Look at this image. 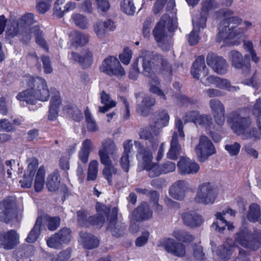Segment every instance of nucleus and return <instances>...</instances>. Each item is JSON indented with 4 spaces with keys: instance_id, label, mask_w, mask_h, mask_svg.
Listing matches in <instances>:
<instances>
[{
    "instance_id": "28",
    "label": "nucleus",
    "mask_w": 261,
    "mask_h": 261,
    "mask_svg": "<svg viewBox=\"0 0 261 261\" xmlns=\"http://www.w3.org/2000/svg\"><path fill=\"white\" fill-rule=\"evenodd\" d=\"M135 145L137 149V159L139 162H141L143 168L152 162L153 159L152 153L150 150L145 147L140 142L135 141Z\"/></svg>"
},
{
    "instance_id": "61",
    "label": "nucleus",
    "mask_w": 261,
    "mask_h": 261,
    "mask_svg": "<svg viewBox=\"0 0 261 261\" xmlns=\"http://www.w3.org/2000/svg\"><path fill=\"white\" fill-rule=\"evenodd\" d=\"M162 174H167L173 172L176 169V165L171 161H167L161 165Z\"/></svg>"
},
{
    "instance_id": "5",
    "label": "nucleus",
    "mask_w": 261,
    "mask_h": 261,
    "mask_svg": "<svg viewBox=\"0 0 261 261\" xmlns=\"http://www.w3.org/2000/svg\"><path fill=\"white\" fill-rule=\"evenodd\" d=\"M97 215L87 218V213L84 210H80L77 212V222L81 226H88L90 224L101 227L108 218L110 212V208L104 204L97 203L96 206Z\"/></svg>"
},
{
    "instance_id": "2",
    "label": "nucleus",
    "mask_w": 261,
    "mask_h": 261,
    "mask_svg": "<svg viewBox=\"0 0 261 261\" xmlns=\"http://www.w3.org/2000/svg\"><path fill=\"white\" fill-rule=\"evenodd\" d=\"M227 121L231 124L233 132L241 136L243 140L256 141L260 139L256 128L250 127L251 120L249 117H243L238 111H234L229 115Z\"/></svg>"
},
{
    "instance_id": "39",
    "label": "nucleus",
    "mask_w": 261,
    "mask_h": 261,
    "mask_svg": "<svg viewBox=\"0 0 261 261\" xmlns=\"http://www.w3.org/2000/svg\"><path fill=\"white\" fill-rule=\"evenodd\" d=\"M101 103L104 104L103 107H99V112L100 113H105L108 111V110L115 107L116 105V102L111 99L109 94H107L104 91L101 93Z\"/></svg>"
},
{
    "instance_id": "33",
    "label": "nucleus",
    "mask_w": 261,
    "mask_h": 261,
    "mask_svg": "<svg viewBox=\"0 0 261 261\" xmlns=\"http://www.w3.org/2000/svg\"><path fill=\"white\" fill-rule=\"evenodd\" d=\"M140 138L148 140L151 144L152 149H156L160 142L159 135H155L151 128L143 129L140 133Z\"/></svg>"
},
{
    "instance_id": "10",
    "label": "nucleus",
    "mask_w": 261,
    "mask_h": 261,
    "mask_svg": "<svg viewBox=\"0 0 261 261\" xmlns=\"http://www.w3.org/2000/svg\"><path fill=\"white\" fill-rule=\"evenodd\" d=\"M175 126L177 131H174L170 141V147L168 152L167 153V158L176 160L181 152V147L179 143L178 136L181 141L185 140V135L183 130V123L182 120L176 118L175 121Z\"/></svg>"
},
{
    "instance_id": "16",
    "label": "nucleus",
    "mask_w": 261,
    "mask_h": 261,
    "mask_svg": "<svg viewBox=\"0 0 261 261\" xmlns=\"http://www.w3.org/2000/svg\"><path fill=\"white\" fill-rule=\"evenodd\" d=\"M15 200L8 196L0 201V222L9 223L16 217Z\"/></svg>"
},
{
    "instance_id": "3",
    "label": "nucleus",
    "mask_w": 261,
    "mask_h": 261,
    "mask_svg": "<svg viewBox=\"0 0 261 261\" xmlns=\"http://www.w3.org/2000/svg\"><path fill=\"white\" fill-rule=\"evenodd\" d=\"M242 22V19L237 16L229 17L223 19L219 24V33L217 36V41H222L227 43V40L234 38H239L245 32V29L238 28Z\"/></svg>"
},
{
    "instance_id": "55",
    "label": "nucleus",
    "mask_w": 261,
    "mask_h": 261,
    "mask_svg": "<svg viewBox=\"0 0 261 261\" xmlns=\"http://www.w3.org/2000/svg\"><path fill=\"white\" fill-rule=\"evenodd\" d=\"M241 147V144L239 143L235 142L232 144L225 145L224 148L230 156H233L239 153Z\"/></svg>"
},
{
    "instance_id": "19",
    "label": "nucleus",
    "mask_w": 261,
    "mask_h": 261,
    "mask_svg": "<svg viewBox=\"0 0 261 261\" xmlns=\"http://www.w3.org/2000/svg\"><path fill=\"white\" fill-rule=\"evenodd\" d=\"M206 63L218 74L223 75L227 73L228 65L223 58L209 53L206 57Z\"/></svg>"
},
{
    "instance_id": "27",
    "label": "nucleus",
    "mask_w": 261,
    "mask_h": 261,
    "mask_svg": "<svg viewBox=\"0 0 261 261\" xmlns=\"http://www.w3.org/2000/svg\"><path fill=\"white\" fill-rule=\"evenodd\" d=\"M152 212L147 202H144L138 206L131 216V220L136 221L146 220L152 218Z\"/></svg>"
},
{
    "instance_id": "22",
    "label": "nucleus",
    "mask_w": 261,
    "mask_h": 261,
    "mask_svg": "<svg viewBox=\"0 0 261 261\" xmlns=\"http://www.w3.org/2000/svg\"><path fill=\"white\" fill-rule=\"evenodd\" d=\"M93 28L97 38L102 39L108 32L114 31L116 28V25L114 22L110 19L104 21L98 19L94 22Z\"/></svg>"
},
{
    "instance_id": "23",
    "label": "nucleus",
    "mask_w": 261,
    "mask_h": 261,
    "mask_svg": "<svg viewBox=\"0 0 261 261\" xmlns=\"http://www.w3.org/2000/svg\"><path fill=\"white\" fill-rule=\"evenodd\" d=\"M117 214V207H113L108 226V229L111 231L112 235L115 237L122 236L124 234L126 228L125 223L118 221Z\"/></svg>"
},
{
    "instance_id": "26",
    "label": "nucleus",
    "mask_w": 261,
    "mask_h": 261,
    "mask_svg": "<svg viewBox=\"0 0 261 261\" xmlns=\"http://www.w3.org/2000/svg\"><path fill=\"white\" fill-rule=\"evenodd\" d=\"M169 121L168 113L165 110L160 111L156 114L154 123L151 124L150 127L155 135H159L162 128L168 125Z\"/></svg>"
},
{
    "instance_id": "51",
    "label": "nucleus",
    "mask_w": 261,
    "mask_h": 261,
    "mask_svg": "<svg viewBox=\"0 0 261 261\" xmlns=\"http://www.w3.org/2000/svg\"><path fill=\"white\" fill-rule=\"evenodd\" d=\"M102 149L100 150H105V152H107L110 154H113L116 151V146L115 143L110 139L105 140L102 142Z\"/></svg>"
},
{
    "instance_id": "18",
    "label": "nucleus",
    "mask_w": 261,
    "mask_h": 261,
    "mask_svg": "<svg viewBox=\"0 0 261 261\" xmlns=\"http://www.w3.org/2000/svg\"><path fill=\"white\" fill-rule=\"evenodd\" d=\"M19 243V235L14 229L0 232V248L11 250Z\"/></svg>"
},
{
    "instance_id": "60",
    "label": "nucleus",
    "mask_w": 261,
    "mask_h": 261,
    "mask_svg": "<svg viewBox=\"0 0 261 261\" xmlns=\"http://www.w3.org/2000/svg\"><path fill=\"white\" fill-rule=\"evenodd\" d=\"M149 237V232L144 231L142 232L140 236L138 237L135 241V245L137 247H141L144 246L148 242Z\"/></svg>"
},
{
    "instance_id": "36",
    "label": "nucleus",
    "mask_w": 261,
    "mask_h": 261,
    "mask_svg": "<svg viewBox=\"0 0 261 261\" xmlns=\"http://www.w3.org/2000/svg\"><path fill=\"white\" fill-rule=\"evenodd\" d=\"M261 212L260 206L255 203L251 204L249 207V211L247 214V219L251 222H260Z\"/></svg>"
},
{
    "instance_id": "62",
    "label": "nucleus",
    "mask_w": 261,
    "mask_h": 261,
    "mask_svg": "<svg viewBox=\"0 0 261 261\" xmlns=\"http://www.w3.org/2000/svg\"><path fill=\"white\" fill-rule=\"evenodd\" d=\"M71 250L67 248L62 251L57 257H53L52 261H67L71 256Z\"/></svg>"
},
{
    "instance_id": "41",
    "label": "nucleus",
    "mask_w": 261,
    "mask_h": 261,
    "mask_svg": "<svg viewBox=\"0 0 261 261\" xmlns=\"http://www.w3.org/2000/svg\"><path fill=\"white\" fill-rule=\"evenodd\" d=\"M72 19L75 24L81 29L86 30L90 27L89 20L84 15L77 13L73 14L72 16Z\"/></svg>"
},
{
    "instance_id": "29",
    "label": "nucleus",
    "mask_w": 261,
    "mask_h": 261,
    "mask_svg": "<svg viewBox=\"0 0 261 261\" xmlns=\"http://www.w3.org/2000/svg\"><path fill=\"white\" fill-rule=\"evenodd\" d=\"M187 186L186 181L178 180L170 188L169 194L172 198L181 200L185 197V192Z\"/></svg>"
},
{
    "instance_id": "15",
    "label": "nucleus",
    "mask_w": 261,
    "mask_h": 261,
    "mask_svg": "<svg viewBox=\"0 0 261 261\" xmlns=\"http://www.w3.org/2000/svg\"><path fill=\"white\" fill-rule=\"evenodd\" d=\"M71 233V231L68 228H61L47 240V246L52 248L61 249L64 245H67L70 242Z\"/></svg>"
},
{
    "instance_id": "21",
    "label": "nucleus",
    "mask_w": 261,
    "mask_h": 261,
    "mask_svg": "<svg viewBox=\"0 0 261 261\" xmlns=\"http://www.w3.org/2000/svg\"><path fill=\"white\" fill-rule=\"evenodd\" d=\"M178 173L181 175L195 174L200 170L199 165L188 157H181L177 162Z\"/></svg>"
},
{
    "instance_id": "31",
    "label": "nucleus",
    "mask_w": 261,
    "mask_h": 261,
    "mask_svg": "<svg viewBox=\"0 0 261 261\" xmlns=\"http://www.w3.org/2000/svg\"><path fill=\"white\" fill-rule=\"evenodd\" d=\"M80 236L84 248L92 249L98 246L99 241L94 236L85 232H81Z\"/></svg>"
},
{
    "instance_id": "34",
    "label": "nucleus",
    "mask_w": 261,
    "mask_h": 261,
    "mask_svg": "<svg viewBox=\"0 0 261 261\" xmlns=\"http://www.w3.org/2000/svg\"><path fill=\"white\" fill-rule=\"evenodd\" d=\"M155 103V99L151 97H144L140 105H138L136 108L137 112L140 115L146 116L149 115L150 108Z\"/></svg>"
},
{
    "instance_id": "9",
    "label": "nucleus",
    "mask_w": 261,
    "mask_h": 261,
    "mask_svg": "<svg viewBox=\"0 0 261 261\" xmlns=\"http://www.w3.org/2000/svg\"><path fill=\"white\" fill-rule=\"evenodd\" d=\"M209 107L214 118V121H213L211 117L207 115V117L210 119L208 124L210 129L219 130L225 123V107L220 100L215 98L211 99L210 100Z\"/></svg>"
},
{
    "instance_id": "46",
    "label": "nucleus",
    "mask_w": 261,
    "mask_h": 261,
    "mask_svg": "<svg viewBox=\"0 0 261 261\" xmlns=\"http://www.w3.org/2000/svg\"><path fill=\"white\" fill-rule=\"evenodd\" d=\"M143 168L148 172V175L151 178L158 176L162 174L161 165L154 163L151 162Z\"/></svg>"
},
{
    "instance_id": "4",
    "label": "nucleus",
    "mask_w": 261,
    "mask_h": 261,
    "mask_svg": "<svg viewBox=\"0 0 261 261\" xmlns=\"http://www.w3.org/2000/svg\"><path fill=\"white\" fill-rule=\"evenodd\" d=\"M167 27L169 31H173L177 27L175 20L171 19L168 15L164 14L153 30V35L158 45L163 50H168L170 44L167 41V35L165 29Z\"/></svg>"
},
{
    "instance_id": "43",
    "label": "nucleus",
    "mask_w": 261,
    "mask_h": 261,
    "mask_svg": "<svg viewBox=\"0 0 261 261\" xmlns=\"http://www.w3.org/2000/svg\"><path fill=\"white\" fill-rule=\"evenodd\" d=\"M215 86L220 89L227 90L230 92H234L239 90V88L238 87L231 86L230 81L228 80L222 79L219 77H217Z\"/></svg>"
},
{
    "instance_id": "13",
    "label": "nucleus",
    "mask_w": 261,
    "mask_h": 261,
    "mask_svg": "<svg viewBox=\"0 0 261 261\" xmlns=\"http://www.w3.org/2000/svg\"><path fill=\"white\" fill-rule=\"evenodd\" d=\"M198 161L201 162L205 161L208 157L216 153V148L208 138L202 135L199 139V143L195 148Z\"/></svg>"
},
{
    "instance_id": "40",
    "label": "nucleus",
    "mask_w": 261,
    "mask_h": 261,
    "mask_svg": "<svg viewBox=\"0 0 261 261\" xmlns=\"http://www.w3.org/2000/svg\"><path fill=\"white\" fill-rule=\"evenodd\" d=\"M60 182V175L57 173H53L47 177L46 187L49 191H56L59 189Z\"/></svg>"
},
{
    "instance_id": "49",
    "label": "nucleus",
    "mask_w": 261,
    "mask_h": 261,
    "mask_svg": "<svg viewBox=\"0 0 261 261\" xmlns=\"http://www.w3.org/2000/svg\"><path fill=\"white\" fill-rule=\"evenodd\" d=\"M121 9L126 14L134 15L136 8L133 0H123L121 3Z\"/></svg>"
},
{
    "instance_id": "20",
    "label": "nucleus",
    "mask_w": 261,
    "mask_h": 261,
    "mask_svg": "<svg viewBox=\"0 0 261 261\" xmlns=\"http://www.w3.org/2000/svg\"><path fill=\"white\" fill-rule=\"evenodd\" d=\"M160 246H163L167 252L174 256L181 257L186 254L185 245L176 242L173 239L167 238L161 241Z\"/></svg>"
},
{
    "instance_id": "57",
    "label": "nucleus",
    "mask_w": 261,
    "mask_h": 261,
    "mask_svg": "<svg viewBox=\"0 0 261 261\" xmlns=\"http://www.w3.org/2000/svg\"><path fill=\"white\" fill-rule=\"evenodd\" d=\"M116 173L117 170L112 165L106 166L103 170V174L110 185L112 182V175Z\"/></svg>"
},
{
    "instance_id": "50",
    "label": "nucleus",
    "mask_w": 261,
    "mask_h": 261,
    "mask_svg": "<svg viewBox=\"0 0 261 261\" xmlns=\"http://www.w3.org/2000/svg\"><path fill=\"white\" fill-rule=\"evenodd\" d=\"M51 0H36V8L40 14L45 13L50 7Z\"/></svg>"
},
{
    "instance_id": "7",
    "label": "nucleus",
    "mask_w": 261,
    "mask_h": 261,
    "mask_svg": "<svg viewBox=\"0 0 261 261\" xmlns=\"http://www.w3.org/2000/svg\"><path fill=\"white\" fill-rule=\"evenodd\" d=\"M235 241L245 248L256 250L261 245V231L255 230L252 233L244 228L236 234Z\"/></svg>"
},
{
    "instance_id": "44",
    "label": "nucleus",
    "mask_w": 261,
    "mask_h": 261,
    "mask_svg": "<svg viewBox=\"0 0 261 261\" xmlns=\"http://www.w3.org/2000/svg\"><path fill=\"white\" fill-rule=\"evenodd\" d=\"M85 115L88 130L93 132L97 131L98 130V127L96 122L92 117L88 108L85 110Z\"/></svg>"
},
{
    "instance_id": "8",
    "label": "nucleus",
    "mask_w": 261,
    "mask_h": 261,
    "mask_svg": "<svg viewBox=\"0 0 261 261\" xmlns=\"http://www.w3.org/2000/svg\"><path fill=\"white\" fill-rule=\"evenodd\" d=\"M208 73V70L205 64L204 57L202 55L199 56L191 67V75L194 79L199 80L200 75L202 73L203 76L201 77L200 81L203 85L205 86H209L211 85L215 86L218 77L214 75L207 76Z\"/></svg>"
},
{
    "instance_id": "54",
    "label": "nucleus",
    "mask_w": 261,
    "mask_h": 261,
    "mask_svg": "<svg viewBox=\"0 0 261 261\" xmlns=\"http://www.w3.org/2000/svg\"><path fill=\"white\" fill-rule=\"evenodd\" d=\"M193 261H205L206 257L202 247L199 245L193 247Z\"/></svg>"
},
{
    "instance_id": "30",
    "label": "nucleus",
    "mask_w": 261,
    "mask_h": 261,
    "mask_svg": "<svg viewBox=\"0 0 261 261\" xmlns=\"http://www.w3.org/2000/svg\"><path fill=\"white\" fill-rule=\"evenodd\" d=\"M182 219L185 225L192 228L200 226L202 222L201 217L194 212L183 214Z\"/></svg>"
},
{
    "instance_id": "35",
    "label": "nucleus",
    "mask_w": 261,
    "mask_h": 261,
    "mask_svg": "<svg viewBox=\"0 0 261 261\" xmlns=\"http://www.w3.org/2000/svg\"><path fill=\"white\" fill-rule=\"evenodd\" d=\"M42 224V218L41 217H39L37 218L33 229L31 230L26 239V241L27 242L32 243L35 242L37 240L40 234Z\"/></svg>"
},
{
    "instance_id": "12",
    "label": "nucleus",
    "mask_w": 261,
    "mask_h": 261,
    "mask_svg": "<svg viewBox=\"0 0 261 261\" xmlns=\"http://www.w3.org/2000/svg\"><path fill=\"white\" fill-rule=\"evenodd\" d=\"M201 11H197L192 17L193 25L195 27L205 28L207 16L210 10L217 9L218 4L215 0H202L201 3Z\"/></svg>"
},
{
    "instance_id": "38",
    "label": "nucleus",
    "mask_w": 261,
    "mask_h": 261,
    "mask_svg": "<svg viewBox=\"0 0 261 261\" xmlns=\"http://www.w3.org/2000/svg\"><path fill=\"white\" fill-rule=\"evenodd\" d=\"M45 168L43 166L40 167L37 172L34 182V188L36 192H40L43 189L45 183Z\"/></svg>"
},
{
    "instance_id": "45",
    "label": "nucleus",
    "mask_w": 261,
    "mask_h": 261,
    "mask_svg": "<svg viewBox=\"0 0 261 261\" xmlns=\"http://www.w3.org/2000/svg\"><path fill=\"white\" fill-rule=\"evenodd\" d=\"M232 252L233 248L232 247L223 245L219 247L217 250V254L221 259L227 261L230 258Z\"/></svg>"
},
{
    "instance_id": "11",
    "label": "nucleus",
    "mask_w": 261,
    "mask_h": 261,
    "mask_svg": "<svg viewBox=\"0 0 261 261\" xmlns=\"http://www.w3.org/2000/svg\"><path fill=\"white\" fill-rule=\"evenodd\" d=\"M217 195L214 186L210 182H204L198 186L194 199L198 203L212 204L215 202Z\"/></svg>"
},
{
    "instance_id": "59",
    "label": "nucleus",
    "mask_w": 261,
    "mask_h": 261,
    "mask_svg": "<svg viewBox=\"0 0 261 261\" xmlns=\"http://www.w3.org/2000/svg\"><path fill=\"white\" fill-rule=\"evenodd\" d=\"M202 28H199L197 26L195 27L193 25V30L189 35L188 41L191 45H194L197 44L199 40V36L198 32Z\"/></svg>"
},
{
    "instance_id": "17",
    "label": "nucleus",
    "mask_w": 261,
    "mask_h": 261,
    "mask_svg": "<svg viewBox=\"0 0 261 261\" xmlns=\"http://www.w3.org/2000/svg\"><path fill=\"white\" fill-rule=\"evenodd\" d=\"M229 59L232 66L237 69H242L243 74L247 75L250 71V63L248 55L244 56L237 50H231L229 53Z\"/></svg>"
},
{
    "instance_id": "52",
    "label": "nucleus",
    "mask_w": 261,
    "mask_h": 261,
    "mask_svg": "<svg viewBox=\"0 0 261 261\" xmlns=\"http://www.w3.org/2000/svg\"><path fill=\"white\" fill-rule=\"evenodd\" d=\"M47 227L50 231L56 230L60 226L61 219L59 217H50L46 218Z\"/></svg>"
},
{
    "instance_id": "58",
    "label": "nucleus",
    "mask_w": 261,
    "mask_h": 261,
    "mask_svg": "<svg viewBox=\"0 0 261 261\" xmlns=\"http://www.w3.org/2000/svg\"><path fill=\"white\" fill-rule=\"evenodd\" d=\"M28 164V168L25 173L34 176L36 169L38 166V162L35 158H29L27 160Z\"/></svg>"
},
{
    "instance_id": "25",
    "label": "nucleus",
    "mask_w": 261,
    "mask_h": 261,
    "mask_svg": "<svg viewBox=\"0 0 261 261\" xmlns=\"http://www.w3.org/2000/svg\"><path fill=\"white\" fill-rule=\"evenodd\" d=\"M35 22L34 14L31 13H26L17 20L15 23L16 27H14L13 30L11 28L10 34L12 37L17 36L20 30L29 29Z\"/></svg>"
},
{
    "instance_id": "14",
    "label": "nucleus",
    "mask_w": 261,
    "mask_h": 261,
    "mask_svg": "<svg viewBox=\"0 0 261 261\" xmlns=\"http://www.w3.org/2000/svg\"><path fill=\"white\" fill-rule=\"evenodd\" d=\"M99 70L111 76L122 77L125 74V72L120 62L114 56H110L106 58L99 67Z\"/></svg>"
},
{
    "instance_id": "48",
    "label": "nucleus",
    "mask_w": 261,
    "mask_h": 261,
    "mask_svg": "<svg viewBox=\"0 0 261 261\" xmlns=\"http://www.w3.org/2000/svg\"><path fill=\"white\" fill-rule=\"evenodd\" d=\"M93 62V54L89 50H86L81 56L80 65L84 68L90 67Z\"/></svg>"
},
{
    "instance_id": "24",
    "label": "nucleus",
    "mask_w": 261,
    "mask_h": 261,
    "mask_svg": "<svg viewBox=\"0 0 261 261\" xmlns=\"http://www.w3.org/2000/svg\"><path fill=\"white\" fill-rule=\"evenodd\" d=\"M182 119L185 123L193 122L196 125H199L205 129H210L208 124L210 119L207 117V115H201L198 111H193L188 112L186 113Z\"/></svg>"
},
{
    "instance_id": "6",
    "label": "nucleus",
    "mask_w": 261,
    "mask_h": 261,
    "mask_svg": "<svg viewBox=\"0 0 261 261\" xmlns=\"http://www.w3.org/2000/svg\"><path fill=\"white\" fill-rule=\"evenodd\" d=\"M22 83L33 91L36 100L46 101L49 97V91L46 81L39 76H25Z\"/></svg>"
},
{
    "instance_id": "56",
    "label": "nucleus",
    "mask_w": 261,
    "mask_h": 261,
    "mask_svg": "<svg viewBox=\"0 0 261 261\" xmlns=\"http://www.w3.org/2000/svg\"><path fill=\"white\" fill-rule=\"evenodd\" d=\"M61 104V99L60 93L58 91L55 90L52 93L49 107L59 110Z\"/></svg>"
},
{
    "instance_id": "32",
    "label": "nucleus",
    "mask_w": 261,
    "mask_h": 261,
    "mask_svg": "<svg viewBox=\"0 0 261 261\" xmlns=\"http://www.w3.org/2000/svg\"><path fill=\"white\" fill-rule=\"evenodd\" d=\"M216 216L217 221L214 222L212 225L211 228L212 229L220 232H222L227 226L229 230H233L234 227L232 224L227 221L224 219V217H222V214L221 213H217L216 214Z\"/></svg>"
},
{
    "instance_id": "37",
    "label": "nucleus",
    "mask_w": 261,
    "mask_h": 261,
    "mask_svg": "<svg viewBox=\"0 0 261 261\" xmlns=\"http://www.w3.org/2000/svg\"><path fill=\"white\" fill-rule=\"evenodd\" d=\"M16 98L19 101H25L30 105H34L36 101L33 91L29 87L28 89L19 92L16 96Z\"/></svg>"
},
{
    "instance_id": "42",
    "label": "nucleus",
    "mask_w": 261,
    "mask_h": 261,
    "mask_svg": "<svg viewBox=\"0 0 261 261\" xmlns=\"http://www.w3.org/2000/svg\"><path fill=\"white\" fill-rule=\"evenodd\" d=\"M71 36L73 43L76 45L83 46L89 41V36L87 35L77 31H73L71 34Z\"/></svg>"
},
{
    "instance_id": "47",
    "label": "nucleus",
    "mask_w": 261,
    "mask_h": 261,
    "mask_svg": "<svg viewBox=\"0 0 261 261\" xmlns=\"http://www.w3.org/2000/svg\"><path fill=\"white\" fill-rule=\"evenodd\" d=\"M98 162L96 160H93L90 163L88 171V180L96 179L98 173Z\"/></svg>"
},
{
    "instance_id": "64",
    "label": "nucleus",
    "mask_w": 261,
    "mask_h": 261,
    "mask_svg": "<svg viewBox=\"0 0 261 261\" xmlns=\"http://www.w3.org/2000/svg\"><path fill=\"white\" fill-rule=\"evenodd\" d=\"M132 56V50L128 48H125L123 52L119 55V59L123 64L128 65L130 62Z\"/></svg>"
},
{
    "instance_id": "53",
    "label": "nucleus",
    "mask_w": 261,
    "mask_h": 261,
    "mask_svg": "<svg viewBox=\"0 0 261 261\" xmlns=\"http://www.w3.org/2000/svg\"><path fill=\"white\" fill-rule=\"evenodd\" d=\"M243 45L244 49L249 53L252 61L255 63H257L258 62L259 58L257 57L255 51L253 49V44L252 42L250 40L244 41Z\"/></svg>"
},
{
    "instance_id": "63",
    "label": "nucleus",
    "mask_w": 261,
    "mask_h": 261,
    "mask_svg": "<svg viewBox=\"0 0 261 261\" xmlns=\"http://www.w3.org/2000/svg\"><path fill=\"white\" fill-rule=\"evenodd\" d=\"M34 176L29 173L25 172L22 179L19 181L21 186L23 188H31L32 185Z\"/></svg>"
},
{
    "instance_id": "1",
    "label": "nucleus",
    "mask_w": 261,
    "mask_h": 261,
    "mask_svg": "<svg viewBox=\"0 0 261 261\" xmlns=\"http://www.w3.org/2000/svg\"><path fill=\"white\" fill-rule=\"evenodd\" d=\"M141 58H142L143 61L142 73L152 79L149 88L150 91L166 100V97L164 93L157 86L159 81L155 74V73H161L165 75H171V65L162 55L152 51L143 50Z\"/></svg>"
}]
</instances>
